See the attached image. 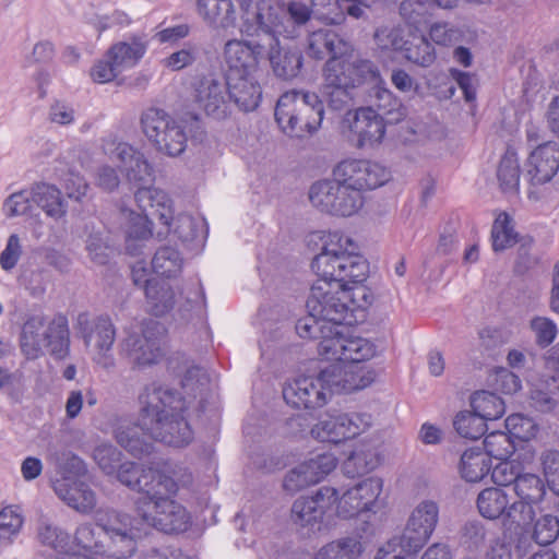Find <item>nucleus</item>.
Returning a JSON list of instances; mask_svg holds the SVG:
<instances>
[{
  "instance_id": "c03bdc74",
  "label": "nucleus",
  "mask_w": 559,
  "mask_h": 559,
  "mask_svg": "<svg viewBox=\"0 0 559 559\" xmlns=\"http://www.w3.org/2000/svg\"><path fill=\"white\" fill-rule=\"evenodd\" d=\"M460 471L466 481H480L490 471L487 455L480 450H466L461 456Z\"/></svg>"
},
{
  "instance_id": "6ab92c4d",
  "label": "nucleus",
  "mask_w": 559,
  "mask_h": 559,
  "mask_svg": "<svg viewBox=\"0 0 559 559\" xmlns=\"http://www.w3.org/2000/svg\"><path fill=\"white\" fill-rule=\"evenodd\" d=\"M332 175L352 190H373L384 185V168L367 159L347 158L333 168Z\"/></svg>"
},
{
  "instance_id": "4be33fe9",
  "label": "nucleus",
  "mask_w": 559,
  "mask_h": 559,
  "mask_svg": "<svg viewBox=\"0 0 559 559\" xmlns=\"http://www.w3.org/2000/svg\"><path fill=\"white\" fill-rule=\"evenodd\" d=\"M115 474L122 485L143 493L142 498H147L155 488L173 487L166 471L152 466L144 467L133 462L122 463Z\"/></svg>"
},
{
  "instance_id": "412c9836",
  "label": "nucleus",
  "mask_w": 559,
  "mask_h": 559,
  "mask_svg": "<svg viewBox=\"0 0 559 559\" xmlns=\"http://www.w3.org/2000/svg\"><path fill=\"white\" fill-rule=\"evenodd\" d=\"M337 465L332 453L318 454L292 468L284 477L283 488L294 495L328 476Z\"/></svg>"
},
{
  "instance_id": "f8f14e48",
  "label": "nucleus",
  "mask_w": 559,
  "mask_h": 559,
  "mask_svg": "<svg viewBox=\"0 0 559 559\" xmlns=\"http://www.w3.org/2000/svg\"><path fill=\"white\" fill-rule=\"evenodd\" d=\"M311 204L323 213L349 217L364 205V197L338 179H324L314 182L309 190Z\"/></svg>"
},
{
  "instance_id": "4d7b16f0",
  "label": "nucleus",
  "mask_w": 559,
  "mask_h": 559,
  "mask_svg": "<svg viewBox=\"0 0 559 559\" xmlns=\"http://www.w3.org/2000/svg\"><path fill=\"white\" fill-rule=\"evenodd\" d=\"M453 425L461 437L471 440L483 437L487 429L486 423L475 412H461Z\"/></svg>"
},
{
  "instance_id": "58836bf2",
  "label": "nucleus",
  "mask_w": 559,
  "mask_h": 559,
  "mask_svg": "<svg viewBox=\"0 0 559 559\" xmlns=\"http://www.w3.org/2000/svg\"><path fill=\"white\" fill-rule=\"evenodd\" d=\"M559 378L545 377L532 384L530 391L531 405L538 412L549 413L559 406Z\"/></svg>"
},
{
  "instance_id": "ea45409f",
  "label": "nucleus",
  "mask_w": 559,
  "mask_h": 559,
  "mask_svg": "<svg viewBox=\"0 0 559 559\" xmlns=\"http://www.w3.org/2000/svg\"><path fill=\"white\" fill-rule=\"evenodd\" d=\"M145 297L150 311L156 317L168 313L177 304L174 288L164 281L147 282Z\"/></svg>"
},
{
  "instance_id": "5701e85b",
  "label": "nucleus",
  "mask_w": 559,
  "mask_h": 559,
  "mask_svg": "<svg viewBox=\"0 0 559 559\" xmlns=\"http://www.w3.org/2000/svg\"><path fill=\"white\" fill-rule=\"evenodd\" d=\"M285 402L295 408L314 409L328 402V393L321 374L318 377H299L283 388Z\"/></svg>"
},
{
  "instance_id": "cd10ccee",
  "label": "nucleus",
  "mask_w": 559,
  "mask_h": 559,
  "mask_svg": "<svg viewBox=\"0 0 559 559\" xmlns=\"http://www.w3.org/2000/svg\"><path fill=\"white\" fill-rule=\"evenodd\" d=\"M52 488L62 501L76 511L87 513L96 506L95 492L88 485L70 476L57 478L52 483Z\"/></svg>"
},
{
  "instance_id": "e433bc0d",
  "label": "nucleus",
  "mask_w": 559,
  "mask_h": 559,
  "mask_svg": "<svg viewBox=\"0 0 559 559\" xmlns=\"http://www.w3.org/2000/svg\"><path fill=\"white\" fill-rule=\"evenodd\" d=\"M33 202L55 221L63 218L68 213V202L62 192L50 183L38 182L33 186Z\"/></svg>"
},
{
  "instance_id": "2eb2a0df",
  "label": "nucleus",
  "mask_w": 559,
  "mask_h": 559,
  "mask_svg": "<svg viewBox=\"0 0 559 559\" xmlns=\"http://www.w3.org/2000/svg\"><path fill=\"white\" fill-rule=\"evenodd\" d=\"M342 133L357 148L376 147L384 138V117L373 107L348 110L342 122Z\"/></svg>"
},
{
  "instance_id": "4c0bfd02",
  "label": "nucleus",
  "mask_w": 559,
  "mask_h": 559,
  "mask_svg": "<svg viewBox=\"0 0 559 559\" xmlns=\"http://www.w3.org/2000/svg\"><path fill=\"white\" fill-rule=\"evenodd\" d=\"M272 70L277 78L290 80L296 78L302 68V55L298 49L284 50L277 46L272 47L266 55Z\"/></svg>"
},
{
  "instance_id": "c9c22d12",
  "label": "nucleus",
  "mask_w": 559,
  "mask_h": 559,
  "mask_svg": "<svg viewBox=\"0 0 559 559\" xmlns=\"http://www.w3.org/2000/svg\"><path fill=\"white\" fill-rule=\"evenodd\" d=\"M46 316L34 314L23 323L20 344L23 354L28 359H36L45 349Z\"/></svg>"
},
{
  "instance_id": "052dcab7",
  "label": "nucleus",
  "mask_w": 559,
  "mask_h": 559,
  "mask_svg": "<svg viewBox=\"0 0 559 559\" xmlns=\"http://www.w3.org/2000/svg\"><path fill=\"white\" fill-rule=\"evenodd\" d=\"M536 544L549 545L559 536V520L551 514H544L538 518L531 534Z\"/></svg>"
},
{
  "instance_id": "2f4dec72",
  "label": "nucleus",
  "mask_w": 559,
  "mask_h": 559,
  "mask_svg": "<svg viewBox=\"0 0 559 559\" xmlns=\"http://www.w3.org/2000/svg\"><path fill=\"white\" fill-rule=\"evenodd\" d=\"M45 349L57 359H63L70 350V331L68 318L57 313L52 318L46 317Z\"/></svg>"
},
{
  "instance_id": "f704fd0d",
  "label": "nucleus",
  "mask_w": 559,
  "mask_h": 559,
  "mask_svg": "<svg viewBox=\"0 0 559 559\" xmlns=\"http://www.w3.org/2000/svg\"><path fill=\"white\" fill-rule=\"evenodd\" d=\"M147 50L144 36L133 35L126 40L114 44L108 50V57L121 72L135 67Z\"/></svg>"
},
{
  "instance_id": "39448f33",
  "label": "nucleus",
  "mask_w": 559,
  "mask_h": 559,
  "mask_svg": "<svg viewBox=\"0 0 559 559\" xmlns=\"http://www.w3.org/2000/svg\"><path fill=\"white\" fill-rule=\"evenodd\" d=\"M323 115L324 107L319 96L304 91L282 94L274 111L275 121L282 132L297 139L318 131Z\"/></svg>"
},
{
  "instance_id": "a211bd4d",
  "label": "nucleus",
  "mask_w": 559,
  "mask_h": 559,
  "mask_svg": "<svg viewBox=\"0 0 559 559\" xmlns=\"http://www.w3.org/2000/svg\"><path fill=\"white\" fill-rule=\"evenodd\" d=\"M361 361L343 360L321 370L326 393H350L362 390L373 381V373Z\"/></svg>"
},
{
  "instance_id": "9d476101",
  "label": "nucleus",
  "mask_w": 559,
  "mask_h": 559,
  "mask_svg": "<svg viewBox=\"0 0 559 559\" xmlns=\"http://www.w3.org/2000/svg\"><path fill=\"white\" fill-rule=\"evenodd\" d=\"M141 127L157 151L176 157L185 152L188 141L187 126L168 112L148 108L141 116Z\"/></svg>"
},
{
  "instance_id": "aec40b11",
  "label": "nucleus",
  "mask_w": 559,
  "mask_h": 559,
  "mask_svg": "<svg viewBox=\"0 0 559 559\" xmlns=\"http://www.w3.org/2000/svg\"><path fill=\"white\" fill-rule=\"evenodd\" d=\"M337 499L338 491L335 488L323 486L313 496L295 500L292 519L295 524L310 531L320 530L324 514L335 506Z\"/></svg>"
},
{
  "instance_id": "f257e3e1",
  "label": "nucleus",
  "mask_w": 559,
  "mask_h": 559,
  "mask_svg": "<svg viewBox=\"0 0 559 559\" xmlns=\"http://www.w3.org/2000/svg\"><path fill=\"white\" fill-rule=\"evenodd\" d=\"M170 488H155L147 498L136 502L138 516L119 511H110L98 519L99 525L111 538L110 554L116 559H127L134 555L138 543L153 527L166 534H179L191 526V515L175 497L181 487L192 483V474L178 467L169 475Z\"/></svg>"
},
{
  "instance_id": "37998d69",
  "label": "nucleus",
  "mask_w": 559,
  "mask_h": 559,
  "mask_svg": "<svg viewBox=\"0 0 559 559\" xmlns=\"http://www.w3.org/2000/svg\"><path fill=\"white\" fill-rule=\"evenodd\" d=\"M183 267V258L174 247H160L152 259L153 271L164 277L171 278L178 276Z\"/></svg>"
},
{
  "instance_id": "79ce46f5",
  "label": "nucleus",
  "mask_w": 559,
  "mask_h": 559,
  "mask_svg": "<svg viewBox=\"0 0 559 559\" xmlns=\"http://www.w3.org/2000/svg\"><path fill=\"white\" fill-rule=\"evenodd\" d=\"M509 497L499 487L485 488L478 493L477 508L479 513L488 520L503 521Z\"/></svg>"
},
{
  "instance_id": "864d4df0",
  "label": "nucleus",
  "mask_w": 559,
  "mask_h": 559,
  "mask_svg": "<svg viewBox=\"0 0 559 559\" xmlns=\"http://www.w3.org/2000/svg\"><path fill=\"white\" fill-rule=\"evenodd\" d=\"M24 523L20 508L8 506L0 510V543L10 545L20 534Z\"/></svg>"
},
{
  "instance_id": "0e129e2a",
  "label": "nucleus",
  "mask_w": 559,
  "mask_h": 559,
  "mask_svg": "<svg viewBox=\"0 0 559 559\" xmlns=\"http://www.w3.org/2000/svg\"><path fill=\"white\" fill-rule=\"evenodd\" d=\"M94 460L107 475H114L121 465V452L112 444H100L94 450Z\"/></svg>"
},
{
  "instance_id": "f03ea898",
  "label": "nucleus",
  "mask_w": 559,
  "mask_h": 559,
  "mask_svg": "<svg viewBox=\"0 0 559 559\" xmlns=\"http://www.w3.org/2000/svg\"><path fill=\"white\" fill-rule=\"evenodd\" d=\"M139 403L142 428L151 439L174 448L191 443L194 433L185 416L187 407L180 393L152 382L143 388Z\"/></svg>"
},
{
  "instance_id": "13d9d810",
  "label": "nucleus",
  "mask_w": 559,
  "mask_h": 559,
  "mask_svg": "<svg viewBox=\"0 0 559 559\" xmlns=\"http://www.w3.org/2000/svg\"><path fill=\"white\" fill-rule=\"evenodd\" d=\"M484 449L487 456L507 460L513 454L514 444L506 432L493 431L485 437Z\"/></svg>"
},
{
  "instance_id": "bf43d9fd",
  "label": "nucleus",
  "mask_w": 559,
  "mask_h": 559,
  "mask_svg": "<svg viewBox=\"0 0 559 559\" xmlns=\"http://www.w3.org/2000/svg\"><path fill=\"white\" fill-rule=\"evenodd\" d=\"M37 538L41 545L60 552L67 548L70 540L68 533L46 521L39 523L37 527Z\"/></svg>"
},
{
  "instance_id": "69168bd1",
  "label": "nucleus",
  "mask_w": 559,
  "mask_h": 559,
  "mask_svg": "<svg viewBox=\"0 0 559 559\" xmlns=\"http://www.w3.org/2000/svg\"><path fill=\"white\" fill-rule=\"evenodd\" d=\"M539 462L549 488L559 495V451L552 449L543 451Z\"/></svg>"
},
{
  "instance_id": "de8ad7c7",
  "label": "nucleus",
  "mask_w": 559,
  "mask_h": 559,
  "mask_svg": "<svg viewBox=\"0 0 559 559\" xmlns=\"http://www.w3.org/2000/svg\"><path fill=\"white\" fill-rule=\"evenodd\" d=\"M472 407L485 423L487 420H496L501 418L506 411L504 402L502 399L493 393L486 391L476 393L473 396Z\"/></svg>"
},
{
  "instance_id": "6e6552de",
  "label": "nucleus",
  "mask_w": 559,
  "mask_h": 559,
  "mask_svg": "<svg viewBox=\"0 0 559 559\" xmlns=\"http://www.w3.org/2000/svg\"><path fill=\"white\" fill-rule=\"evenodd\" d=\"M74 326L84 345L90 349L93 362L106 371H111L116 367L112 347L117 330L110 317L107 314L92 317L87 312H81L76 317Z\"/></svg>"
},
{
  "instance_id": "680f3d73",
  "label": "nucleus",
  "mask_w": 559,
  "mask_h": 559,
  "mask_svg": "<svg viewBox=\"0 0 559 559\" xmlns=\"http://www.w3.org/2000/svg\"><path fill=\"white\" fill-rule=\"evenodd\" d=\"M51 461L61 473V477L70 476L76 479L86 471L83 460L71 451L57 452L51 455Z\"/></svg>"
},
{
  "instance_id": "c85d7f7f",
  "label": "nucleus",
  "mask_w": 559,
  "mask_h": 559,
  "mask_svg": "<svg viewBox=\"0 0 559 559\" xmlns=\"http://www.w3.org/2000/svg\"><path fill=\"white\" fill-rule=\"evenodd\" d=\"M197 10L204 23L216 32L236 26L237 11L233 0H198Z\"/></svg>"
},
{
  "instance_id": "dca6fc26",
  "label": "nucleus",
  "mask_w": 559,
  "mask_h": 559,
  "mask_svg": "<svg viewBox=\"0 0 559 559\" xmlns=\"http://www.w3.org/2000/svg\"><path fill=\"white\" fill-rule=\"evenodd\" d=\"M277 44L273 37H269L267 41L255 38L227 40L223 48L226 75L255 74L260 62L266 60V55Z\"/></svg>"
},
{
  "instance_id": "bb28decb",
  "label": "nucleus",
  "mask_w": 559,
  "mask_h": 559,
  "mask_svg": "<svg viewBox=\"0 0 559 559\" xmlns=\"http://www.w3.org/2000/svg\"><path fill=\"white\" fill-rule=\"evenodd\" d=\"M225 85L229 104L242 111H253L262 99V88L255 74L226 75Z\"/></svg>"
},
{
  "instance_id": "4468645a",
  "label": "nucleus",
  "mask_w": 559,
  "mask_h": 559,
  "mask_svg": "<svg viewBox=\"0 0 559 559\" xmlns=\"http://www.w3.org/2000/svg\"><path fill=\"white\" fill-rule=\"evenodd\" d=\"M345 325H328L318 344L319 355L326 360L365 361L373 357L374 345L367 338L345 334Z\"/></svg>"
},
{
  "instance_id": "49530a36",
  "label": "nucleus",
  "mask_w": 559,
  "mask_h": 559,
  "mask_svg": "<svg viewBox=\"0 0 559 559\" xmlns=\"http://www.w3.org/2000/svg\"><path fill=\"white\" fill-rule=\"evenodd\" d=\"M516 498L539 506L546 496L544 480L536 474L523 473L513 486Z\"/></svg>"
},
{
  "instance_id": "423d86ee",
  "label": "nucleus",
  "mask_w": 559,
  "mask_h": 559,
  "mask_svg": "<svg viewBox=\"0 0 559 559\" xmlns=\"http://www.w3.org/2000/svg\"><path fill=\"white\" fill-rule=\"evenodd\" d=\"M380 72L369 60H348L346 55L330 58L324 67V95L333 109L352 99L350 91L364 83L378 82Z\"/></svg>"
},
{
  "instance_id": "e2e57ef3",
  "label": "nucleus",
  "mask_w": 559,
  "mask_h": 559,
  "mask_svg": "<svg viewBox=\"0 0 559 559\" xmlns=\"http://www.w3.org/2000/svg\"><path fill=\"white\" fill-rule=\"evenodd\" d=\"M429 37L435 44L449 47L463 39V32L449 22H436L429 27Z\"/></svg>"
},
{
  "instance_id": "338daca9",
  "label": "nucleus",
  "mask_w": 559,
  "mask_h": 559,
  "mask_svg": "<svg viewBox=\"0 0 559 559\" xmlns=\"http://www.w3.org/2000/svg\"><path fill=\"white\" fill-rule=\"evenodd\" d=\"M491 473V479L499 487L514 486L515 481L523 474L521 466L515 461L500 460Z\"/></svg>"
},
{
  "instance_id": "473e14b6",
  "label": "nucleus",
  "mask_w": 559,
  "mask_h": 559,
  "mask_svg": "<svg viewBox=\"0 0 559 559\" xmlns=\"http://www.w3.org/2000/svg\"><path fill=\"white\" fill-rule=\"evenodd\" d=\"M142 213H135L132 210L122 207L120 211L121 218L124 221L126 236H127V250L131 254H138L136 249L133 247V242L136 240H146L152 237V222L148 216L156 217L157 214H153V209L150 207L146 211L140 207Z\"/></svg>"
},
{
  "instance_id": "774afa93",
  "label": "nucleus",
  "mask_w": 559,
  "mask_h": 559,
  "mask_svg": "<svg viewBox=\"0 0 559 559\" xmlns=\"http://www.w3.org/2000/svg\"><path fill=\"white\" fill-rule=\"evenodd\" d=\"M209 382V373L203 367L191 366L185 372L181 384L187 394L197 396L204 391Z\"/></svg>"
},
{
  "instance_id": "a19ab883",
  "label": "nucleus",
  "mask_w": 559,
  "mask_h": 559,
  "mask_svg": "<svg viewBox=\"0 0 559 559\" xmlns=\"http://www.w3.org/2000/svg\"><path fill=\"white\" fill-rule=\"evenodd\" d=\"M73 155L74 154L72 152H69L68 155L58 160L59 166L56 167V173L58 179L63 185L67 195L70 199L80 201L86 195L88 185L84 177L80 175L75 166L69 165L68 159Z\"/></svg>"
},
{
  "instance_id": "5fc2aeb1",
  "label": "nucleus",
  "mask_w": 559,
  "mask_h": 559,
  "mask_svg": "<svg viewBox=\"0 0 559 559\" xmlns=\"http://www.w3.org/2000/svg\"><path fill=\"white\" fill-rule=\"evenodd\" d=\"M361 552V544L354 537H345L329 543L319 551L320 559H356Z\"/></svg>"
},
{
  "instance_id": "72a5a7b5",
  "label": "nucleus",
  "mask_w": 559,
  "mask_h": 559,
  "mask_svg": "<svg viewBox=\"0 0 559 559\" xmlns=\"http://www.w3.org/2000/svg\"><path fill=\"white\" fill-rule=\"evenodd\" d=\"M117 442L135 457H143L152 453L154 445L146 439V429L142 428L141 416L138 424L121 423L115 432Z\"/></svg>"
},
{
  "instance_id": "ddd939ff",
  "label": "nucleus",
  "mask_w": 559,
  "mask_h": 559,
  "mask_svg": "<svg viewBox=\"0 0 559 559\" xmlns=\"http://www.w3.org/2000/svg\"><path fill=\"white\" fill-rule=\"evenodd\" d=\"M440 516L437 501L424 499L412 510L403 533L389 540L392 551L396 546L406 547L407 551H419L432 536Z\"/></svg>"
},
{
  "instance_id": "6e6d98bb",
  "label": "nucleus",
  "mask_w": 559,
  "mask_h": 559,
  "mask_svg": "<svg viewBox=\"0 0 559 559\" xmlns=\"http://www.w3.org/2000/svg\"><path fill=\"white\" fill-rule=\"evenodd\" d=\"M404 56L408 61L421 67H429L436 60L435 48L423 35L408 39Z\"/></svg>"
},
{
  "instance_id": "f3484780",
  "label": "nucleus",
  "mask_w": 559,
  "mask_h": 559,
  "mask_svg": "<svg viewBox=\"0 0 559 559\" xmlns=\"http://www.w3.org/2000/svg\"><path fill=\"white\" fill-rule=\"evenodd\" d=\"M103 152L118 163L120 171L130 183L145 185L154 179V168L145 154L131 144L108 136L103 141Z\"/></svg>"
},
{
  "instance_id": "a18cd8bd",
  "label": "nucleus",
  "mask_w": 559,
  "mask_h": 559,
  "mask_svg": "<svg viewBox=\"0 0 559 559\" xmlns=\"http://www.w3.org/2000/svg\"><path fill=\"white\" fill-rule=\"evenodd\" d=\"M539 506L530 501L516 498L508 500L503 523L514 525L516 528H526L535 520Z\"/></svg>"
},
{
  "instance_id": "c756f323",
  "label": "nucleus",
  "mask_w": 559,
  "mask_h": 559,
  "mask_svg": "<svg viewBox=\"0 0 559 559\" xmlns=\"http://www.w3.org/2000/svg\"><path fill=\"white\" fill-rule=\"evenodd\" d=\"M349 50L350 45L330 28L318 29L308 37V53L314 59L337 58Z\"/></svg>"
},
{
  "instance_id": "1a4fd4ad",
  "label": "nucleus",
  "mask_w": 559,
  "mask_h": 559,
  "mask_svg": "<svg viewBox=\"0 0 559 559\" xmlns=\"http://www.w3.org/2000/svg\"><path fill=\"white\" fill-rule=\"evenodd\" d=\"M240 32L248 37L260 41H267L269 37L276 41L278 36L296 37L295 28L288 29L284 25L272 0H240Z\"/></svg>"
},
{
  "instance_id": "7ed1b4c3",
  "label": "nucleus",
  "mask_w": 559,
  "mask_h": 559,
  "mask_svg": "<svg viewBox=\"0 0 559 559\" xmlns=\"http://www.w3.org/2000/svg\"><path fill=\"white\" fill-rule=\"evenodd\" d=\"M358 250V245L349 236L340 231L329 233L320 253L311 262L318 281H328L337 288H354L352 285L361 284L367 278L369 265Z\"/></svg>"
},
{
  "instance_id": "20e7f679",
  "label": "nucleus",
  "mask_w": 559,
  "mask_h": 559,
  "mask_svg": "<svg viewBox=\"0 0 559 559\" xmlns=\"http://www.w3.org/2000/svg\"><path fill=\"white\" fill-rule=\"evenodd\" d=\"M366 298L362 286L337 288L328 281H317L307 299L310 314L317 316L326 325H354L365 320V309L356 305L354 296Z\"/></svg>"
},
{
  "instance_id": "0eeeda50",
  "label": "nucleus",
  "mask_w": 559,
  "mask_h": 559,
  "mask_svg": "<svg viewBox=\"0 0 559 559\" xmlns=\"http://www.w3.org/2000/svg\"><path fill=\"white\" fill-rule=\"evenodd\" d=\"M134 199L138 206L144 211L152 207L153 214L158 215L160 224L166 226L168 233H171L182 243L189 245L203 240L205 223L185 213L174 217L171 201L164 190L154 187H139Z\"/></svg>"
},
{
  "instance_id": "393cba45",
  "label": "nucleus",
  "mask_w": 559,
  "mask_h": 559,
  "mask_svg": "<svg viewBox=\"0 0 559 559\" xmlns=\"http://www.w3.org/2000/svg\"><path fill=\"white\" fill-rule=\"evenodd\" d=\"M381 492V481L368 478L347 489L342 497L338 496L337 514L343 518H353L372 510Z\"/></svg>"
},
{
  "instance_id": "9b49d317",
  "label": "nucleus",
  "mask_w": 559,
  "mask_h": 559,
  "mask_svg": "<svg viewBox=\"0 0 559 559\" xmlns=\"http://www.w3.org/2000/svg\"><path fill=\"white\" fill-rule=\"evenodd\" d=\"M164 326L154 319H144L136 330L128 333L122 342V352L134 368H146L156 365L164 356Z\"/></svg>"
},
{
  "instance_id": "603ef678",
  "label": "nucleus",
  "mask_w": 559,
  "mask_h": 559,
  "mask_svg": "<svg viewBox=\"0 0 559 559\" xmlns=\"http://www.w3.org/2000/svg\"><path fill=\"white\" fill-rule=\"evenodd\" d=\"M520 164L514 152L508 151L501 158L497 177L504 192H515L520 183Z\"/></svg>"
},
{
  "instance_id": "b1692460",
  "label": "nucleus",
  "mask_w": 559,
  "mask_h": 559,
  "mask_svg": "<svg viewBox=\"0 0 559 559\" xmlns=\"http://www.w3.org/2000/svg\"><path fill=\"white\" fill-rule=\"evenodd\" d=\"M193 100L198 108L214 119H225L230 114L225 81L214 76L200 80L194 88Z\"/></svg>"
},
{
  "instance_id": "8fccbe9b",
  "label": "nucleus",
  "mask_w": 559,
  "mask_h": 559,
  "mask_svg": "<svg viewBox=\"0 0 559 559\" xmlns=\"http://www.w3.org/2000/svg\"><path fill=\"white\" fill-rule=\"evenodd\" d=\"M492 249L503 251L518 242V234L512 226V219L507 213H500L491 228Z\"/></svg>"
},
{
  "instance_id": "a878e982",
  "label": "nucleus",
  "mask_w": 559,
  "mask_h": 559,
  "mask_svg": "<svg viewBox=\"0 0 559 559\" xmlns=\"http://www.w3.org/2000/svg\"><path fill=\"white\" fill-rule=\"evenodd\" d=\"M525 177L532 186L545 185L559 170V145L547 141L539 144L528 156L525 164Z\"/></svg>"
},
{
  "instance_id": "09e8293b",
  "label": "nucleus",
  "mask_w": 559,
  "mask_h": 559,
  "mask_svg": "<svg viewBox=\"0 0 559 559\" xmlns=\"http://www.w3.org/2000/svg\"><path fill=\"white\" fill-rule=\"evenodd\" d=\"M344 421L342 414L326 415L319 420L311 429L314 439L322 442L338 443L345 439Z\"/></svg>"
},
{
  "instance_id": "3c124183",
  "label": "nucleus",
  "mask_w": 559,
  "mask_h": 559,
  "mask_svg": "<svg viewBox=\"0 0 559 559\" xmlns=\"http://www.w3.org/2000/svg\"><path fill=\"white\" fill-rule=\"evenodd\" d=\"M380 463L378 453L368 450H355L344 462L343 469L349 477L361 476L374 469Z\"/></svg>"
},
{
  "instance_id": "7c9ffc66",
  "label": "nucleus",
  "mask_w": 559,
  "mask_h": 559,
  "mask_svg": "<svg viewBox=\"0 0 559 559\" xmlns=\"http://www.w3.org/2000/svg\"><path fill=\"white\" fill-rule=\"evenodd\" d=\"M111 510H109L110 512ZM108 513H98L97 515V527L91 523H84L78 526L74 540L76 546L81 547L86 554L93 555H106L107 557L116 559L110 554L111 538L106 534L103 527L99 525L98 519Z\"/></svg>"
}]
</instances>
